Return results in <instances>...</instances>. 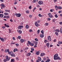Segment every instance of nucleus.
<instances>
[{
    "label": "nucleus",
    "mask_w": 62,
    "mask_h": 62,
    "mask_svg": "<svg viewBox=\"0 0 62 62\" xmlns=\"http://www.w3.org/2000/svg\"><path fill=\"white\" fill-rule=\"evenodd\" d=\"M1 6L2 7V8H5V7H6V6L4 5V4H2L1 5Z\"/></svg>",
    "instance_id": "13"
},
{
    "label": "nucleus",
    "mask_w": 62,
    "mask_h": 62,
    "mask_svg": "<svg viewBox=\"0 0 62 62\" xmlns=\"http://www.w3.org/2000/svg\"><path fill=\"white\" fill-rule=\"evenodd\" d=\"M18 49L17 48L15 49L14 50V52H16V51H18Z\"/></svg>",
    "instance_id": "16"
},
{
    "label": "nucleus",
    "mask_w": 62,
    "mask_h": 62,
    "mask_svg": "<svg viewBox=\"0 0 62 62\" xmlns=\"http://www.w3.org/2000/svg\"><path fill=\"white\" fill-rule=\"evenodd\" d=\"M60 24H62V22H60L59 23Z\"/></svg>",
    "instance_id": "63"
},
{
    "label": "nucleus",
    "mask_w": 62,
    "mask_h": 62,
    "mask_svg": "<svg viewBox=\"0 0 62 62\" xmlns=\"http://www.w3.org/2000/svg\"><path fill=\"white\" fill-rule=\"evenodd\" d=\"M0 1L1 2H4V0H0Z\"/></svg>",
    "instance_id": "60"
},
{
    "label": "nucleus",
    "mask_w": 62,
    "mask_h": 62,
    "mask_svg": "<svg viewBox=\"0 0 62 62\" xmlns=\"http://www.w3.org/2000/svg\"><path fill=\"white\" fill-rule=\"evenodd\" d=\"M60 31H61V32L62 31V28H61L60 29Z\"/></svg>",
    "instance_id": "58"
},
{
    "label": "nucleus",
    "mask_w": 62,
    "mask_h": 62,
    "mask_svg": "<svg viewBox=\"0 0 62 62\" xmlns=\"http://www.w3.org/2000/svg\"><path fill=\"white\" fill-rule=\"evenodd\" d=\"M29 9H31L32 7H31V6H30L29 8Z\"/></svg>",
    "instance_id": "50"
},
{
    "label": "nucleus",
    "mask_w": 62,
    "mask_h": 62,
    "mask_svg": "<svg viewBox=\"0 0 62 62\" xmlns=\"http://www.w3.org/2000/svg\"><path fill=\"white\" fill-rule=\"evenodd\" d=\"M45 43H46L47 42H48V41L46 40H45L44 41Z\"/></svg>",
    "instance_id": "52"
},
{
    "label": "nucleus",
    "mask_w": 62,
    "mask_h": 62,
    "mask_svg": "<svg viewBox=\"0 0 62 62\" xmlns=\"http://www.w3.org/2000/svg\"><path fill=\"white\" fill-rule=\"evenodd\" d=\"M40 37L41 38H43L44 37V34H41L40 35Z\"/></svg>",
    "instance_id": "14"
},
{
    "label": "nucleus",
    "mask_w": 62,
    "mask_h": 62,
    "mask_svg": "<svg viewBox=\"0 0 62 62\" xmlns=\"http://www.w3.org/2000/svg\"><path fill=\"white\" fill-rule=\"evenodd\" d=\"M14 61V59H11V62H14V61Z\"/></svg>",
    "instance_id": "34"
},
{
    "label": "nucleus",
    "mask_w": 62,
    "mask_h": 62,
    "mask_svg": "<svg viewBox=\"0 0 62 62\" xmlns=\"http://www.w3.org/2000/svg\"><path fill=\"white\" fill-rule=\"evenodd\" d=\"M4 18H7V16H5L4 17Z\"/></svg>",
    "instance_id": "49"
},
{
    "label": "nucleus",
    "mask_w": 62,
    "mask_h": 62,
    "mask_svg": "<svg viewBox=\"0 0 62 62\" xmlns=\"http://www.w3.org/2000/svg\"><path fill=\"white\" fill-rule=\"evenodd\" d=\"M54 11V9H51L50 10V12H53Z\"/></svg>",
    "instance_id": "37"
},
{
    "label": "nucleus",
    "mask_w": 62,
    "mask_h": 62,
    "mask_svg": "<svg viewBox=\"0 0 62 62\" xmlns=\"http://www.w3.org/2000/svg\"><path fill=\"white\" fill-rule=\"evenodd\" d=\"M36 54H37V55H39V51H38L36 53Z\"/></svg>",
    "instance_id": "15"
},
{
    "label": "nucleus",
    "mask_w": 62,
    "mask_h": 62,
    "mask_svg": "<svg viewBox=\"0 0 62 62\" xmlns=\"http://www.w3.org/2000/svg\"><path fill=\"white\" fill-rule=\"evenodd\" d=\"M37 22H38V23H40V21L38 20L37 21Z\"/></svg>",
    "instance_id": "62"
},
{
    "label": "nucleus",
    "mask_w": 62,
    "mask_h": 62,
    "mask_svg": "<svg viewBox=\"0 0 62 62\" xmlns=\"http://www.w3.org/2000/svg\"><path fill=\"white\" fill-rule=\"evenodd\" d=\"M4 62H6V61H8L6 59H5L4 60Z\"/></svg>",
    "instance_id": "46"
},
{
    "label": "nucleus",
    "mask_w": 62,
    "mask_h": 62,
    "mask_svg": "<svg viewBox=\"0 0 62 62\" xmlns=\"http://www.w3.org/2000/svg\"><path fill=\"white\" fill-rule=\"evenodd\" d=\"M0 39L3 42L4 41V39L2 38H0Z\"/></svg>",
    "instance_id": "25"
},
{
    "label": "nucleus",
    "mask_w": 62,
    "mask_h": 62,
    "mask_svg": "<svg viewBox=\"0 0 62 62\" xmlns=\"http://www.w3.org/2000/svg\"><path fill=\"white\" fill-rule=\"evenodd\" d=\"M28 54L30 56V55H31V53H28Z\"/></svg>",
    "instance_id": "59"
},
{
    "label": "nucleus",
    "mask_w": 62,
    "mask_h": 62,
    "mask_svg": "<svg viewBox=\"0 0 62 62\" xmlns=\"http://www.w3.org/2000/svg\"><path fill=\"white\" fill-rule=\"evenodd\" d=\"M49 24H48V23H46L45 24V25L46 26H48V25Z\"/></svg>",
    "instance_id": "28"
},
{
    "label": "nucleus",
    "mask_w": 62,
    "mask_h": 62,
    "mask_svg": "<svg viewBox=\"0 0 62 62\" xmlns=\"http://www.w3.org/2000/svg\"><path fill=\"white\" fill-rule=\"evenodd\" d=\"M49 43H47L46 44V45L48 47H49Z\"/></svg>",
    "instance_id": "22"
},
{
    "label": "nucleus",
    "mask_w": 62,
    "mask_h": 62,
    "mask_svg": "<svg viewBox=\"0 0 62 62\" xmlns=\"http://www.w3.org/2000/svg\"><path fill=\"white\" fill-rule=\"evenodd\" d=\"M58 8L60 9H61L62 8V7H58Z\"/></svg>",
    "instance_id": "42"
},
{
    "label": "nucleus",
    "mask_w": 62,
    "mask_h": 62,
    "mask_svg": "<svg viewBox=\"0 0 62 62\" xmlns=\"http://www.w3.org/2000/svg\"><path fill=\"white\" fill-rule=\"evenodd\" d=\"M55 8L56 9V10H57V9L58 8V7L56 5L55 6Z\"/></svg>",
    "instance_id": "20"
},
{
    "label": "nucleus",
    "mask_w": 62,
    "mask_h": 62,
    "mask_svg": "<svg viewBox=\"0 0 62 62\" xmlns=\"http://www.w3.org/2000/svg\"><path fill=\"white\" fill-rule=\"evenodd\" d=\"M39 10H42V8H40Z\"/></svg>",
    "instance_id": "64"
},
{
    "label": "nucleus",
    "mask_w": 62,
    "mask_h": 62,
    "mask_svg": "<svg viewBox=\"0 0 62 62\" xmlns=\"http://www.w3.org/2000/svg\"><path fill=\"white\" fill-rule=\"evenodd\" d=\"M26 13H29V11H26Z\"/></svg>",
    "instance_id": "45"
},
{
    "label": "nucleus",
    "mask_w": 62,
    "mask_h": 62,
    "mask_svg": "<svg viewBox=\"0 0 62 62\" xmlns=\"http://www.w3.org/2000/svg\"><path fill=\"white\" fill-rule=\"evenodd\" d=\"M58 56V54H55L54 56V58H56Z\"/></svg>",
    "instance_id": "8"
},
{
    "label": "nucleus",
    "mask_w": 62,
    "mask_h": 62,
    "mask_svg": "<svg viewBox=\"0 0 62 62\" xmlns=\"http://www.w3.org/2000/svg\"><path fill=\"white\" fill-rule=\"evenodd\" d=\"M6 27H9V26L8 25H7L6 26Z\"/></svg>",
    "instance_id": "55"
},
{
    "label": "nucleus",
    "mask_w": 62,
    "mask_h": 62,
    "mask_svg": "<svg viewBox=\"0 0 62 62\" xmlns=\"http://www.w3.org/2000/svg\"><path fill=\"white\" fill-rule=\"evenodd\" d=\"M7 52H8V53H9V49H8L7 50Z\"/></svg>",
    "instance_id": "56"
},
{
    "label": "nucleus",
    "mask_w": 62,
    "mask_h": 62,
    "mask_svg": "<svg viewBox=\"0 0 62 62\" xmlns=\"http://www.w3.org/2000/svg\"><path fill=\"white\" fill-rule=\"evenodd\" d=\"M37 8H39L40 7V6H39V5H37Z\"/></svg>",
    "instance_id": "43"
},
{
    "label": "nucleus",
    "mask_w": 62,
    "mask_h": 62,
    "mask_svg": "<svg viewBox=\"0 0 62 62\" xmlns=\"http://www.w3.org/2000/svg\"><path fill=\"white\" fill-rule=\"evenodd\" d=\"M47 21H50V20H51V18H47Z\"/></svg>",
    "instance_id": "44"
},
{
    "label": "nucleus",
    "mask_w": 62,
    "mask_h": 62,
    "mask_svg": "<svg viewBox=\"0 0 62 62\" xmlns=\"http://www.w3.org/2000/svg\"><path fill=\"white\" fill-rule=\"evenodd\" d=\"M22 31L21 30H19V34H22Z\"/></svg>",
    "instance_id": "23"
},
{
    "label": "nucleus",
    "mask_w": 62,
    "mask_h": 62,
    "mask_svg": "<svg viewBox=\"0 0 62 62\" xmlns=\"http://www.w3.org/2000/svg\"><path fill=\"white\" fill-rule=\"evenodd\" d=\"M16 15L17 17H21V14H20L16 13Z\"/></svg>",
    "instance_id": "3"
},
{
    "label": "nucleus",
    "mask_w": 62,
    "mask_h": 62,
    "mask_svg": "<svg viewBox=\"0 0 62 62\" xmlns=\"http://www.w3.org/2000/svg\"><path fill=\"white\" fill-rule=\"evenodd\" d=\"M8 54H10L11 56H12L14 57L15 56V55L13 54V53L12 51H11L10 52H9L8 53Z\"/></svg>",
    "instance_id": "1"
},
{
    "label": "nucleus",
    "mask_w": 62,
    "mask_h": 62,
    "mask_svg": "<svg viewBox=\"0 0 62 62\" xmlns=\"http://www.w3.org/2000/svg\"><path fill=\"white\" fill-rule=\"evenodd\" d=\"M45 55V53H41L40 54V56H44Z\"/></svg>",
    "instance_id": "12"
},
{
    "label": "nucleus",
    "mask_w": 62,
    "mask_h": 62,
    "mask_svg": "<svg viewBox=\"0 0 62 62\" xmlns=\"http://www.w3.org/2000/svg\"><path fill=\"white\" fill-rule=\"evenodd\" d=\"M55 16L56 18H58V16L56 14H55Z\"/></svg>",
    "instance_id": "35"
},
{
    "label": "nucleus",
    "mask_w": 62,
    "mask_h": 62,
    "mask_svg": "<svg viewBox=\"0 0 62 62\" xmlns=\"http://www.w3.org/2000/svg\"><path fill=\"white\" fill-rule=\"evenodd\" d=\"M35 26H36L37 27H38V22H36L35 23Z\"/></svg>",
    "instance_id": "11"
},
{
    "label": "nucleus",
    "mask_w": 62,
    "mask_h": 62,
    "mask_svg": "<svg viewBox=\"0 0 62 62\" xmlns=\"http://www.w3.org/2000/svg\"><path fill=\"white\" fill-rule=\"evenodd\" d=\"M32 29H30L29 30V32H32Z\"/></svg>",
    "instance_id": "39"
},
{
    "label": "nucleus",
    "mask_w": 62,
    "mask_h": 62,
    "mask_svg": "<svg viewBox=\"0 0 62 62\" xmlns=\"http://www.w3.org/2000/svg\"><path fill=\"white\" fill-rule=\"evenodd\" d=\"M47 39L49 41H51V36H49L48 37Z\"/></svg>",
    "instance_id": "9"
},
{
    "label": "nucleus",
    "mask_w": 62,
    "mask_h": 62,
    "mask_svg": "<svg viewBox=\"0 0 62 62\" xmlns=\"http://www.w3.org/2000/svg\"><path fill=\"white\" fill-rule=\"evenodd\" d=\"M34 43L36 45H37V44H38V42L34 41Z\"/></svg>",
    "instance_id": "19"
},
{
    "label": "nucleus",
    "mask_w": 62,
    "mask_h": 62,
    "mask_svg": "<svg viewBox=\"0 0 62 62\" xmlns=\"http://www.w3.org/2000/svg\"><path fill=\"white\" fill-rule=\"evenodd\" d=\"M28 49H29V48L28 47H26L24 49V50L25 51L26 50H28Z\"/></svg>",
    "instance_id": "27"
},
{
    "label": "nucleus",
    "mask_w": 62,
    "mask_h": 62,
    "mask_svg": "<svg viewBox=\"0 0 62 62\" xmlns=\"http://www.w3.org/2000/svg\"><path fill=\"white\" fill-rule=\"evenodd\" d=\"M26 28H27V29H28V28H29V26L27 25H26Z\"/></svg>",
    "instance_id": "24"
},
{
    "label": "nucleus",
    "mask_w": 62,
    "mask_h": 62,
    "mask_svg": "<svg viewBox=\"0 0 62 62\" xmlns=\"http://www.w3.org/2000/svg\"><path fill=\"white\" fill-rule=\"evenodd\" d=\"M20 41L22 42H23V41H24V40L23 39H21Z\"/></svg>",
    "instance_id": "33"
},
{
    "label": "nucleus",
    "mask_w": 62,
    "mask_h": 62,
    "mask_svg": "<svg viewBox=\"0 0 62 62\" xmlns=\"http://www.w3.org/2000/svg\"><path fill=\"white\" fill-rule=\"evenodd\" d=\"M54 31H56V32H59L60 31L58 29H56V30H54Z\"/></svg>",
    "instance_id": "21"
},
{
    "label": "nucleus",
    "mask_w": 62,
    "mask_h": 62,
    "mask_svg": "<svg viewBox=\"0 0 62 62\" xmlns=\"http://www.w3.org/2000/svg\"><path fill=\"white\" fill-rule=\"evenodd\" d=\"M57 59H59L60 60H61V59L59 57H57V58H54V60H57Z\"/></svg>",
    "instance_id": "7"
},
{
    "label": "nucleus",
    "mask_w": 62,
    "mask_h": 62,
    "mask_svg": "<svg viewBox=\"0 0 62 62\" xmlns=\"http://www.w3.org/2000/svg\"><path fill=\"white\" fill-rule=\"evenodd\" d=\"M41 32L42 34H44V31H43V30H42V31H41Z\"/></svg>",
    "instance_id": "30"
},
{
    "label": "nucleus",
    "mask_w": 62,
    "mask_h": 62,
    "mask_svg": "<svg viewBox=\"0 0 62 62\" xmlns=\"http://www.w3.org/2000/svg\"><path fill=\"white\" fill-rule=\"evenodd\" d=\"M18 39H21V36H19L17 38Z\"/></svg>",
    "instance_id": "36"
},
{
    "label": "nucleus",
    "mask_w": 62,
    "mask_h": 62,
    "mask_svg": "<svg viewBox=\"0 0 62 62\" xmlns=\"http://www.w3.org/2000/svg\"><path fill=\"white\" fill-rule=\"evenodd\" d=\"M43 1H39L38 2V4H39V5H42V4H43Z\"/></svg>",
    "instance_id": "4"
},
{
    "label": "nucleus",
    "mask_w": 62,
    "mask_h": 62,
    "mask_svg": "<svg viewBox=\"0 0 62 62\" xmlns=\"http://www.w3.org/2000/svg\"><path fill=\"white\" fill-rule=\"evenodd\" d=\"M17 4V2H15L14 3V4L15 5H16Z\"/></svg>",
    "instance_id": "57"
},
{
    "label": "nucleus",
    "mask_w": 62,
    "mask_h": 62,
    "mask_svg": "<svg viewBox=\"0 0 62 62\" xmlns=\"http://www.w3.org/2000/svg\"><path fill=\"white\" fill-rule=\"evenodd\" d=\"M55 34L56 35H58V32H55Z\"/></svg>",
    "instance_id": "40"
},
{
    "label": "nucleus",
    "mask_w": 62,
    "mask_h": 62,
    "mask_svg": "<svg viewBox=\"0 0 62 62\" xmlns=\"http://www.w3.org/2000/svg\"><path fill=\"white\" fill-rule=\"evenodd\" d=\"M29 17L30 18H31V17H32V15H30Z\"/></svg>",
    "instance_id": "54"
},
{
    "label": "nucleus",
    "mask_w": 62,
    "mask_h": 62,
    "mask_svg": "<svg viewBox=\"0 0 62 62\" xmlns=\"http://www.w3.org/2000/svg\"><path fill=\"white\" fill-rule=\"evenodd\" d=\"M43 59L45 61H46V57H44V58Z\"/></svg>",
    "instance_id": "38"
},
{
    "label": "nucleus",
    "mask_w": 62,
    "mask_h": 62,
    "mask_svg": "<svg viewBox=\"0 0 62 62\" xmlns=\"http://www.w3.org/2000/svg\"><path fill=\"white\" fill-rule=\"evenodd\" d=\"M23 27V26H19L18 27V29H22V28Z\"/></svg>",
    "instance_id": "10"
},
{
    "label": "nucleus",
    "mask_w": 62,
    "mask_h": 62,
    "mask_svg": "<svg viewBox=\"0 0 62 62\" xmlns=\"http://www.w3.org/2000/svg\"><path fill=\"white\" fill-rule=\"evenodd\" d=\"M36 2V0H34V1H32V3H35V2Z\"/></svg>",
    "instance_id": "53"
},
{
    "label": "nucleus",
    "mask_w": 62,
    "mask_h": 62,
    "mask_svg": "<svg viewBox=\"0 0 62 62\" xmlns=\"http://www.w3.org/2000/svg\"><path fill=\"white\" fill-rule=\"evenodd\" d=\"M16 46H19V44H16Z\"/></svg>",
    "instance_id": "51"
},
{
    "label": "nucleus",
    "mask_w": 62,
    "mask_h": 62,
    "mask_svg": "<svg viewBox=\"0 0 62 62\" xmlns=\"http://www.w3.org/2000/svg\"><path fill=\"white\" fill-rule=\"evenodd\" d=\"M6 59L7 61H9V60H10V57H9L8 58V56H6Z\"/></svg>",
    "instance_id": "5"
},
{
    "label": "nucleus",
    "mask_w": 62,
    "mask_h": 62,
    "mask_svg": "<svg viewBox=\"0 0 62 62\" xmlns=\"http://www.w3.org/2000/svg\"><path fill=\"white\" fill-rule=\"evenodd\" d=\"M58 44H61V41H59V42H58Z\"/></svg>",
    "instance_id": "61"
},
{
    "label": "nucleus",
    "mask_w": 62,
    "mask_h": 62,
    "mask_svg": "<svg viewBox=\"0 0 62 62\" xmlns=\"http://www.w3.org/2000/svg\"><path fill=\"white\" fill-rule=\"evenodd\" d=\"M31 50L32 51H34V49L33 48H31Z\"/></svg>",
    "instance_id": "48"
},
{
    "label": "nucleus",
    "mask_w": 62,
    "mask_h": 62,
    "mask_svg": "<svg viewBox=\"0 0 62 62\" xmlns=\"http://www.w3.org/2000/svg\"><path fill=\"white\" fill-rule=\"evenodd\" d=\"M38 59L39 61H41V59L40 57H39L38 58Z\"/></svg>",
    "instance_id": "17"
},
{
    "label": "nucleus",
    "mask_w": 62,
    "mask_h": 62,
    "mask_svg": "<svg viewBox=\"0 0 62 62\" xmlns=\"http://www.w3.org/2000/svg\"><path fill=\"white\" fill-rule=\"evenodd\" d=\"M4 16V15L3 14H0V18H2Z\"/></svg>",
    "instance_id": "18"
},
{
    "label": "nucleus",
    "mask_w": 62,
    "mask_h": 62,
    "mask_svg": "<svg viewBox=\"0 0 62 62\" xmlns=\"http://www.w3.org/2000/svg\"><path fill=\"white\" fill-rule=\"evenodd\" d=\"M9 33H11V30L10 29H9Z\"/></svg>",
    "instance_id": "29"
},
{
    "label": "nucleus",
    "mask_w": 62,
    "mask_h": 62,
    "mask_svg": "<svg viewBox=\"0 0 62 62\" xmlns=\"http://www.w3.org/2000/svg\"><path fill=\"white\" fill-rule=\"evenodd\" d=\"M39 32H40V30H39L37 31L38 33V34H39Z\"/></svg>",
    "instance_id": "41"
},
{
    "label": "nucleus",
    "mask_w": 62,
    "mask_h": 62,
    "mask_svg": "<svg viewBox=\"0 0 62 62\" xmlns=\"http://www.w3.org/2000/svg\"><path fill=\"white\" fill-rule=\"evenodd\" d=\"M39 16L40 17H42V16L40 14H39Z\"/></svg>",
    "instance_id": "32"
},
{
    "label": "nucleus",
    "mask_w": 62,
    "mask_h": 62,
    "mask_svg": "<svg viewBox=\"0 0 62 62\" xmlns=\"http://www.w3.org/2000/svg\"><path fill=\"white\" fill-rule=\"evenodd\" d=\"M50 60H47L45 62H49V61H50Z\"/></svg>",
    "instance_id": "31"
},
{
    "label": "nucleus",
    "mask_w": 62,
    "mask_h": 62,
    "mask_svg": "<svg viewBox=\"0 0 62 62\" xmlns=\"http://www.w3.org/2000/svg\"><path fill=\"white\" fill-rule=\"evenodd\" d=\"M35 41H38V39L37 38H35Z\"/></svg>",
    "instance_id": "47"
},
{
    "label": "nucleus",
    "mask_w": 62,
    "mask_h": 62,
    "mask_svg": "<svg viewBox=\"0 0 62 62\" xmlns=\"http://www.w3.org/2000/svg\"><path fill=\"white\" fill-rule=\"evenodd\" d=\"M28 44L30 45H31V46H34V44L33 43H31L30 42V41H28Z\"/></svg>",
    "instance_id": "2"
},
{
    "label": "nucleus",
    "mask_w": 62,
    "mask_h": 62,
    "mask_svg": "<svg viewBox=\"0 0 62 62\" xmlns=\"http://www.w3.org/2000/svg\"><path fill=\"white\" fill-rule=\"evenodd\" d=\"M4 15H8V13H4Z\"/></svg>",
    "instance_id": "26"
},
{
    "label": "nucleus",
    "mask_w": 62,
    "mask_h": 62,
    "mask_svg": "<svg viewBox=\"0 0 62 62\" xmlns=\"http://www.w3.org/2000/svg\"><path fill=\"white\" fill-rule=\"evenodd\" d=\"M48 15L49 17V18H52L53 17V16H52V15L51 14V13H49L48 14Z\"/></svg>",
    "instance_id": "6"
}]
</instances>
